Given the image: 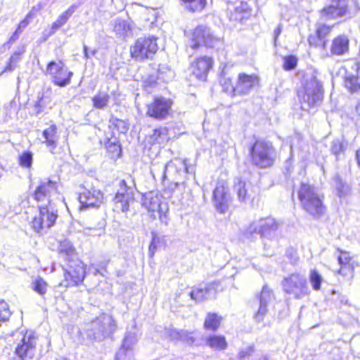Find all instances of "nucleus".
<instances>
[{
	"label": "nucleus",
	"instance_id": "f257e3e1",
	"mask_svg": "<svg viewBox=\"0 0 360 360\" xmlns=\"http://www.w3.org/2000/svg\"><path fill=\"white\" fill-rule=\"evenodd\" d=\"M57 193V183L51 180L42 181L37 187L33 198L38 202L46 200L47 203L39 205V214L32 221L34 230L39 233L41 230L49 229L53 226L58 217V210L51 200V195Z\"/></svg>",
	"mask_w": 360,
	"mask_h": 360
},
{
	"label": "nucleus",
	"instance_id": "f03ea898",
	"mask_svg": "<svg viewBox=\"0 0 360 360\" xmlns=\"http://www.w3.org/2000/svg\"><path fill=\"white\" fill-rule=\"evenodd\" d=\"M298 198L302 209L314 218H320L326 211L323 204L324 195L311 184H301Z\"/></svg>",
	"mask_w": 360,
	"mask_h": 360
},
{
	"label": "nucleus",
	"instance_id": "7ed1b4c3",
	"mask_svg": "<svg viewBox=\"0 0 360 360\" xmlns=\"http://www.w3.org/2000/svg\"><path fill=\"white\" fill-rule=\"evenodd\" d=\"M323 96L322 84L314 75L306 76L303 82V89L299 93L301 108L309 111L319 105Z\"/></svg>",
	"mask_w": 360,
	"mask_h": 360
},
{
	"label": "nucleus",
	"instance_id": "20e7f679",
	"mask_svg": "<svg viewBox=\"0 0 360 360\" xmlns=\"http://www.w3.org/2000/svg\"><path fill=\"white\" fill-rule=\"evenodd\" d=\"M116 328L113 317L108 314H102L90 322L86 328V335L90 340L100 342L111 336Z\"/></svg>",
	"mask_w": 360,
	"mask_h": 360
},
{
	"label": "nucleus",
	"instance_id": "39448f33",
	"mask_svg": "<svg viewBox=\"0 0 360 360\" xmlns=\"http://www.w3.org/2000/svg\"><path fill=\"white\" fill-rule=\"evenodd\" d=\"M250 158L253 165L265 169L274 165L276 150L271 143L258 140L250 148Z\"/></svg>",
	"mask_w": 360,
	"mask_h": 360
},
{
	"label": "nucleus",
	"instance_id": "423d86ee",
	"mask_svg": "<svg viewBox=\"0 0 360 360\" xmlns=\"http://www.w3.org/2000/svg\"><path fill=\"white\" fill-rule=\"evenodd\" d=\"M360 11L357 0H332L321 11V15L327 19L346 17L352 18Z\"/></svg>",
	"mask_w": 360,
	"mask_h": 360
},
{
	"label": "nucleus",
	"instance_id": "0eeeda50",
	"mask_svg": "<svg viewBox=\"0 0 360 360\" xmlns=\"http://www.w3.org/2000/svg\"><path fill=\"white\" fill-rule=\"evenodd\" d=\"M119 189L114 198L115 208L122 212L129 210L130 204L134 201V193L136 190L134 180L129 176L119 182Z\"/></svg>",
	"mask_w": 360,
	"mask_h": 360
},
{
	"label": "nucleus",
	"instance_id": "6e6552de",
	"mask_svg": "<svg viewBox=\"0 0 360 360\" xmlns=\"http://www.w3.org/2000/svg\"><path fill=\"white\" fill-rule=\"evenodd\" d=\"M158 38L153 36L140 37L130 47V54L132 58L137 61L152 59L158 50Z\"/></svg>",
	"mask_w": 360,
	"mask_h": 360
},
{
	"label": "nucleus",
	"instance_id": "1a4fd4ad",
	"mask_svg": "<svg viewBox=\"0 0 360 360\" xmlns=\"http://www.w3.org/2000/svg\"><path fill=\"white\" fill-rule=\"evenodd\" d=\"M282 287L285 292L300 300L310 292L306 278L300 274H292L282 281Z\"/></svg>",
	"mask_w": 360,
	"mask_h": 360
},
{
	"label": "nucleus",
	"instance_id": "9d476101",
	"mask_svg": "<svg viewBox=\"0 0 360 360\" xmlns=\"http://www.w3.org/2000/svg\"><path fill=\"white\" fill-rule=\"evenodd\" d=\"M221 44L222 39L214 36L210 28L204 25L198 26L193 30L189 42V46L192 49H197L202 45L214 48Z\"/></svg>",
	"mask_w": 360,
	"mask_h": 360
},
{
	"label": "nucleus",
	"instance_id": "9b49d317",
	"mask_svg": "<svg viewBox=\"0 0 360 360\" xmlns=\"http://www.w3.org/2000/svg\"><path fill=\"white\" fill-rule=\"evenodd\" d=\"M45 73L51 77L52 82L60 87H65L71 82L73 75L62 61H51L48 63Z\"/></svg>",
	"mask_w": 360,
	"mask_h": 360
},
{
	"label": "nucleus",
	"instance_id": "f8f14e48",
	"mask_svg": "<svg viewBox=\"0 0 360 360\" xmlns=\"http://www.w3.org/2000/svg\"><path fill=\"white\" fill-rule=\"evenodd\" d=\"M68 262V268L64 272L65 286L78 285L83 282L85 277L84 263L78 259H72Z\"/></svg>",
	"mask_w": 360,
	"mask_h": 360
},
{
	"label": "nucleus",
	"instance_id": "ddd939ff",
	"mask_svg": "<svg viewBox=\"0 0 360 360\" xmlns=\"http://www.w3.org/2000/svg\"><path fill=\"white\" fill-rule=\"evenodd\" d=\"M172 101L162 96L155 97L148 105L147 115L156 120H164L171 112Z\"/></svg>",
	"mask_w": 360,
	"mask_h": 360
},
{
	"label": "nucleus",
	"instance_id": "4468645a",
	"mask_svg": "<svg viewBox=\"0 0 360 360\" xmlns=\"http://www.w3.org/2000/svg\"><path fill=\"white\" fill-rule=\"evenodd\" d=\"M279 227V223L271 217L260 219L258 221L251 224L248 228L250 233H257L262 238L271 239Z\"/></svg>",
	"mask_w": 360,
	"mask_h": 360
},
{
	"label": "nucleus",
	"instance_id": "2eb2a0df",
	"mask_svg": "<svg viewBox=\"0 0 360 360\" xmlns=\"http://www.w3.org/2000/svg\"><path fill=\"white\" fill-rule=\"evenodd\" d=\"M212 200L217 210L225 212L231 203V197L227 184L224 181L218 182L214 191Z\"/></svg>",
	"mask_w": 360,
	"mask_h": 360
},
{
	"label": "nucleus",
	"instance_id": "dca6fc26",
	"mask_svg": "<svg viewBox=\"0 0 360 360\" xmlns=\"http://www.w3.org/2000/svg\"><path fill=\"white\" fill-rule=\"evenodd\" d=\"M212 65L213 60L211 57L202 56L197 58L190 65V74L200 81H205Z\"/></svg>",
	"mask_w": 360,
	"mask_h": 360
},
{
	"label": "nucleus",
	"instance_id": "f3484780",
	"mask_svg": "<svg viewBox=\"0 0 360 360\" xmlns=\"http://www.w3.org/2000/svg\"><path fill=\"white\" fill-rule=\"evenodd\" d=\"M36 338L30 333L25 334L15 348V353L19 360H32L35 354Z\"/></svg>",
	"mask_w": 360,
	"mask_h": 360
},
{
	"label": "nucleus",
	"instance_id": "a211bd4d",
	"mask_svg": "<svg viewBox=\"0 0 360 360\" xmlns=\"http://www.w3.org/2000/svg\"><path fill=\"white\" fill-rule=\"evenodd\" d=\"M274 298L272 290L267 286L264 285L259 295V306L255 314V319L257 323H262L266 325L268 323L265 321V318L268 314V304Z\"/></svg>",
	"mask_w": 360,
	"mask_h": 360
},
{
	"label": "nucleus",
	"instance_id": "6ab92c4d",
	"mask_svg": "<svg viewBox=\"0 0 360 360\" xmlns=\"http://www.w3.org/2000/svg\"><path fill=\"white\" fill-rule=\"evenodd\" d=\"M79 200L82 209L98 207L103 203V194L100 190L92 188L80 193Z\"/></svg>",
	"mask_w": 360,
	"mask_h": 360
},
{
	"label": "nucleus",
	"instance_id": "aec40b11",
	"mask_svg": "<svg viewBox=\"0 0 360 360\" xmlns=\"http://www.w3.org/2000/svg\"><path fill=\"white\" fill-rule=\"evenodd\" d=\"M345 86L351 93L360 90V64L352 63L345 70Z\"/></svg>",
	"mask_w": 360,
	"mask_h": 360
},
{
	"label": "nucleus",
	"instance_id": "412c9836",
	"mask_svg": "<svg viewBox=\"0 0 360 360\" xmlns=\"http://www.w3.org/2000/svg\"><path fill=\"white\" fill-rule=\"evenodd\" d=\"M259 79L255 74L248 75L240 73L238 77V82L233 89L235 94H247L254 87L259 85Z\"/></svg>",
	"mask_w": 360,
	"mask_h": 360
},
{
	"label": "nucleus",
	"instance_id": "4be33fe9",
	"mask_svg": "<svg viewBox=\"0 0 360 360\" xmlns=\"http://www.w3.org/2000/svg\"><path fill=\"white\" fill-rule=\"evenodd\" d=\"M194 171L192 165H188L186 160L181 161L179 160L175 162L169 161L162 167V181L167 178V174L171 172L179 173L180 172L192 174Z\"/></svg>",
	"mask_w": 360,
	"mask_h": 360
},
{
	"label": "nucleus",
	"instance_id": "5701e85b",
	"mask_svg": "<svg viewBox=\"0 0 360 360\" xmlns=\"http://www.w3.org/2000/svg\"><path fill=\"white\" fill-rule=\"evenodd\" d=\"M233 191L240 202H245L250 200L252 195V186L250 183L237 178L234 181Z\"/></svg>",
	"mask_w": 360,
	"mask_h": 360
},
{
	"label": "nucleus",
	"instance_id": "b1692460",
	"mask_svg": "<svg viewBox=\"0 0 360 360\" xmlns=\"http://www.w3.org/2000/svg\"><path fill=\"white\" fill-rule=\"evenodd\" d=\"M349 40L346 35H339L333 39L330 46V56H342L349 52Z\"/></svg>",
	"mask_w": 360,
	"mask_h": 360
},
{
	"label": "nucleus",
	"instance_id": "393cba45",
	"mask_svg": "<svg viewBox=\"0 0 360 360\" xmlns=\"http://www.w3.org/2000/svg\"><path fill=\"white\" fill-rule=\"evenodd\" d=\"M80 5V3L73 4L66 11L60 14L57 19L52 23L50 34H53L57 30L64 26Z\"/></svg>",
	"mask_w": 360,
	"mask_h": 360
},
{
	"label": "nucleus",
	"instance_id": "a878e982",
	"mask_svg": "<svg viewBox=\"0 0 360 360\" xmlns=\"http://www.w3.org/2000/svg\"><path fill=\"white\" fill-rule=\"evenodd\" d=\"M142 205L152 213L158 212L162 208L160 197L153 192L145 193L143 195Z\"/></svg>",
	"mask_w": 360,
	"mask_h": 360
},
{
	"label": "nucleus",
	"instance_id": "bb28decb",
	"mask_svg": "<svg viewBox=\"0 0 360 360\" xmlns=\"http://www.w3.org/2000/svg\"><path fill=\"white\" fill-rule=\"evenodd\" d=\"M169 335L172 340H180L189 345H196L194 332H188L186 330L172 329L169 332Z\"/></svg>",
	"mask_w": 360,
	"mask_h": 360
},
{
	"label": "nucleus",
	"instance_id": "cd10ccee",
	"mask_svg": "<svg viewBox=\"0 0 360 360\" xmlns=\"http://www.w3.org/2000/svg\"><path fill=\"white\" fill-rule=\"evenodd\" d=\"M212 290H214V284H206L203 287L193 288L190 292V296L196 302H202L210 298Z\"/></svg>",
	"mask_w": 360,
	"mask_h": 360
},
{
	"label": "nucleus",
	"instance_id": "c85d7f7f",
	"mask_svg": "<svg viewBox=\"0 0 360 360\" xmlns=\"http://www.w3.org/2000/svg\"><path fill=\"white\" fill-rule=\"evenodd\" d=\"M42 136L45 139L44 143L50 148L51 152L53 153V150L57 146V142L58 140L56 126L55 124H52L47 129H44L43 131Z\"/></svg>",
	"mask_w": 360,
	"mask_h": 360
},
{
	"label": "nucleus",
	"instance_id": "c756f323",
	"mask_svg": "<svg viewBox=\"0 0 360 360\" xmlns=\"http://www.w3.org/2000/svg\"><path fill=\"white\" fill-rule=\"evenodd\" d=\"M114 32L117 37L125 39L131 35V25L127 20L117 19L115 22Z\"/></svg>",
	"mask_w": 360,
	"mask_h": 360
},
{
	"label": "nucleus",
	"instance_id": "7c9ffc66",
	"mask_svg": "<svg viewBox=\"0 0 360 360\" xmlns=\"http://www.w3.org/2000/svg\"><path fill=\"white\" fill-rule=\"evenodd\" d=\"M206 345L214 350L223 351L227 348L228 344L223 335H211L205 339Z\"/></svg>",
	"mask_w": 360,
	"mask_h": 360
},
{
	"label": "nucleus",
	"instance_id": "2f4dec72",
	"mask_svg": "<svg viewBox=\"0 0 360 360\" xmlns=\"http://www.w3.org/2000/svg\"><path fill=\"white\" fill-rule=\"evenodd\" d=\"M230 20L234 21H242L245 18H247L250 14L249 6L245 2H240L238 6L234 8L232 11L230 8Z\"/></svg>",
	"mask_w": 360,
	"mask_h": 360
},
{
	"label": "nucleus",
	"instance_id": "473e14b6",
	"mask_svg": "<svg viewBox=\"0 0 360 360\" xmlns=\"http://www.w3.org/2000/svg\"><path fill=\"white\" fill-rule=\"evenodd\" d=\"M136 342V334L131 331L127 332L123 340L122 347L117 354V356L121 357L122 355H125L127 352L132 349Z\"/></svg>",
	"mask_w": 360,
	"mask_h": 360
},
{
	"label": "nucleus",
	"instance_id": "72a5a7b5",
	"mask_svg": "<svg viewBox=\"0 0 360 360\" xmlns=\"http://www.w3.org/2000/svg\"><path fill=\"white\" fill-rule=\"evenodd\" d=\"M340 251V255L338 257V261L341 266L338 271L340 274H345V270L352 271L354 269L353 264L352 263V258L349 253L345 251Z\"/></svg>",
	"mask_w": 360,
	"mask_h": 360
},
{
	"label": "nucleus",
	"instance_id": "f704fd0d",
	"mask_svg": "<svg viewBox=\"0 0 360 360\" xmlns=\"http://www.w3.org/2000/svg\"><path fill=\"white\" fill-rule=\"evenodd\" d=\"M168 140L166 128L155 129L148 137V142L153 145L162 144Z\"/></svg>",
	"mask_w": 360,
	"mask_h": 360
},
{
	"label": "nucleus",
	"instance_id": "c9c22d12",
	"mask_svg": "<svg viewBox=\"0 0 360 360\" xmlns=\"http://www.w3.org/2000/svg\"><path fill=\"white\" fill-rule=\"evenodd\" d=\"M59 254L64 257L65 259L68 262H70L72 259H74L75 255V248L73 247L72 243L69 240H65L60 242L59 245Z\"/></svg>",
	"mask_w": 360,
	"mask_h": 360
},
{
	"label": "nucleus",
	"instance_id": "e433bc0d",
	"mask_svg": "<svg viewBox=\"0 0 360 360\" xmlns=\"http://www.w3.org/2000/svg\"><path fill=\"white\" fill-rule=\"evenodd\" d=\"M25 47H19L11 56L8 65H6V71H13L17 66L19 62L21 60V56L25 52Z\"/></svg>",
	"mask_w": 360,
	"mask_h": 360
},
{
	"label": "nucleus",
	"instance_id": "4c0bfd02",
	"mask_svg": "<svg viewBox=\"0 0 360 360\" xmlns=\"http://www.w3.org/2000/svg\"><path fill=\"white\" fill-rule=\"evenodd\" d=\"M110 96L107 93L99 92L92 98L93 105L95 108L103 109L107 106Z\"/></svg>",
	"mask_w": 360,
	"mask_h": 360
},
{
	"label": "nucleus",
	"instance_id": "58836bf2",
	"mask_svg": "<svg viewBox=\"0 0 360 360\" xmlns=\"http://www.w3.org/2000/svg\"><path fill=\"white\" fill-rule=\"evenodd\" d=\"M221 317L215 313H209L205 319L204 326L206 329L216 330L220 325Z\"/></svg>",
	"mask_w": 360,
	"mask_h": 360
},
{
	"label": "nucleus",
	"instance_id": "ea45409f",
	"mask_svg": "<svg viewBox=\"0 0 360 360\" xmlns=\"http://www.w3.org/2000/svg\"><path fill=\"white\" fill-rule=\"evenodd\" d=\"M107 151L112 157L120 156L121 154V146L116 139H108L105 143Z\"/></svg>",
	"mask_w": 360,
	"mask_h": 360
},
{
	"label": "nucleus",
	"instance_id": "a19ab883",
	"mask_svg": "<svg viewBox=\"0 0 360 360\" xmlns=\"http://www.w3.org/2000/svg\"><path fill=\"white\" fill-rule=\"evenodd\" d=\"M309 282L314 290H319L321 289L323 278L321 275L315 269H312L309 272Z\"/></svg>",
	"mask_w": 360,
	"mask_h": 360
},
{
	"label": "nucleus",
	"instance_id": "79ce46f5",
	"mask_svg": "<svg viewBox=\"0 0 360 360\" xmlns=\"http://www.w3.org/2000/svg\"><path fill=\"white\" fill-rule=\"evenodd\" d=\"M333 181L336 188L337 194L339 197H342L349 192V186L342 181L340 176H335L333 178Z\"/></svg>",
	"mask_w": 360,
	"mask_h": 360
},
{
	"label": "nucleus",
	"instance_id": "37998d69",
	"mask_svg": "<svg viewBox=\"0 0 360 360\" xmlns=\"http://www.w3.org/2000/svg\"><path fill=\"white\" fill-rule=\"evenodd\" d=\"M174 72L167 67H162L158 69L157 77L158 80L163 82H168L174 77Z\"/></svg>",
	"mask_w": 360,
	"mask_h": 360
},
{
	"label": "nucleus",
	"instance_id": "c03bdc74",
	"mask_svg": "<svg viewBox=\"0 0 360 360\" xmlns=\"http://www.w3.org/2000/svg\"><path fill=\"white\" fill-rule=\"evenodd\" d=\"M33 154L30 151H24L19 156V165L24 168H30L32 165Z\"/></svg>",
	"mask_w": 360,
	"mask_h": 360
},
{
	"label": "nucleus",
	"instance_id": "a18cd8bd",
	"mask_svg": "<svg viewBox=\"0 0 360 360\" xmlns=\"http://www.w3.org/2000/svg\"><path fill=\"white\" fill-rule=\"evenodd\" d=\"M182 1L188 4L187 8L193 12L202 11L205 8L206 3H207L206 0H182Z\"/></svg>",
	"mask_w": 360,
	"mask_h": 360
},
{
	"label": "nucleus",
	"instance_id": "49530a36",
	"mask_svg": "<svg viewBox=\"0 0 360 360\" xmlns=\"http://www.w3.org/2000/svg\"><path fill=\"white\" fill-rule=\"evenodd\" d=\"M109 127L110 128L113 127V129H116L118 132L122 134H124L128 130L127 123L124 120L117 118H111L110 120Z\"/></svg>",
	"mask_w": 360,
	"mask_h": 360
},
{
	"label": "nucleus",
	"instance_id": "de8ad7c7",
	"mask_svg": "<svg viewBox=\"0 0 360 360\" xmlns=\"http://www.w3.org/2000/svg\"><path fill=\"white\" fill-rule=\"evenodd\" d=\"M308 42L311 46L321 47L323 50L326 49L327 41H323L316 32L309 36Z\"/></svg>",
	"mask_w": 360,
	"mask_h": 360
},
{
	"label": "nucleus",
	"instance_id": "09e8293b",
	"mask_svg": "<svg viewBox=\"0 0 360 360\" xmlns=\"http://www.w3.org/2000/svg\"><path fill=\"white\" fill-rule=\"evenodd\" d=\"M33 289L41 295H44L46 292L47 284L41 278L37 279L33 283Z\"/></svg>",
	"mask_w": 360,
	"mask_h": 360
},
{
	"label": "nucleus",
	"instance_id": "8fccbe9b",
	"mask_svg": "<svg viewBox=\"0 0 360 360\" xmlns=\"http://www.w3.org/2000/svg\"><path fill=\"white\" fill-rule=\"evenodd\" d=\"M333 27L325 24L318 25L316 32L323 41H326V37L330 33Z\"/></svg>",
	"mask_w": 360,
	"mask_h": 360
},
{
	"label": "nucleus",
	"instance_id": "3c124183",
	"mask_svg": "<svg viewBox=\"0 0 360 360\" xmlns=\"http://www.w3.org/2000/svg\"><path fill=\"white\" fill-rule=\"evenodd\" d=\"M220 83L224 88V91L226 92L233 91L235 86L233 85L231 79L226 77V72L224 70L222 71L221 77L220 79Z\"/></svg>",
	"mask_w": 360,
	"mask_h": 360
},
{
	"label": "nucleus",
	"instance_id": "603ef678",
	"mask_svg": "<svg viewBox=\"0 0 360 360\" xmlns=\"http://www.w3.org/2000/svg\"><path fill=\"white\" fill-rule=\"evenodd\" d=\"M283 60V68L285 70H292L297 66V59L292 55L284 57Z\"/></svg>",
	"mask_w": 360,
	"mask_h": 360
},
{
	"label": "nucleus",
	"instance_id": "864d4df0",
	"mask_svg": "<svg viewBox=\"0 0 360 360\" xmlns=\"http://www.w3.org/2000/svg\"><path fill=\"white\" fill-rule=\"evenodd\" d=\"M11 315L8 304L4 301L0 302V326L6 321Z\"/></svg>",
	"mask_w": 360,
	"mask_h": 360
},
{
	"label": "nucleus",
	"instance_id": "5fc2aeb1",
	"mask_svg": "<svg viewBox=\"0 0 360 360\" xmlns=\"http://www.w3.org/2000/svg\"><path fill=\"white\" fill-rule=\"evenodd\" d=\"M160 243V237L154 232L152 233V240L149 245L148 255L153 257L158 248V244Z\"/></svg>",
	"mask_w": 360,
	"mask_h": 360
},
{
	"label": "nucleus",
	"instance_id": "6e6d98bb",
	"mask_svg": "<svg viewBox=\"0 0 360 360\" xmlns=\"http://www.w3.org/2000/svg\"><path fill=\"white\" fill-rule=\"evenodd\" d=\"M157 75H150L144 81V86L146 91H150V89L154 87L158 84Z\"/></svg>",
	"mask_w": 360,
	"mask_h": 360
},
{
	"label": "nucleus",
	"instance_id": "4d7b16f0",
	"mask_svg": "<svg viewBox=\"0 0 360 360\" xmlns=\"http://www.w3.org/2000/svg\"><path fill=\"white\" fill-rule=\"evenodd\" d=\"M330 150L334 155H338L343 150L342 143L338 140L333 141Z\"/></svg>",
	"mask_w": 360,
	"mask_h": 360
},
{
	"label": "nucleus",
	"instance_id": "13d9d810",
	"mask_svg": "<svg viewBox=\"0 0 360 360\" xmlns=\"http://www.w3.org/2000/svg\"><path fill=\"white\" fill-rule=\"evenodd\" d=\"M159 214V219L162 224H164L165 225H167L169 222V218L167 214V212L164 210L163 208H162L158 212Z\"/></svg>",
	"mask_w": 360,
	"mask_h": 360
},
{
	"label": "nucleus",
	"instance_id": "bf43d9fd",
	"mask_svg": "<svg viewBox=\"0 0 360 360\" xmlns=\"http://www.w3.org/2000/svg\"><path fill=\"white\" fill-rule=\"evenodd\" d=\"M83 48H84V55L86 58H89L90 55L94 56L97 52V50L94 49V50H92L90 53H89L88 48L85 44H84Z\"/></svg>",
	"mask_w": 360,
	"mask_h": 360
},
{
	"label": "nucleus",
	"instance_id": "052dcab7",
	"mask_svg": "<svg viewBox=\"0 0 360 360\" xmlns=\"http://www.w3.org/2000/svg\"><path fill=\"white\" fill-rule=\"evenodd\" d=\"M282 29H283L282 25L279 24L277 26V27L274 30V42L275 43L276 42L278 36L281 34V33L282 32Z\"/></svg>",
	"mask_w": 360,
	"mask_h": 360
},
{
	"label": "nucleus",
	"instance_id": "680f3d73",
	"mask_svg": "<svg viewBox=\"0 0 360 360\" xmlns=\"http://www.w3.org/2000/svg\"><path fill=\"white\" fill-rule=\"evenodd\" d=\"M28 24H29V22H28L27 18H26L25 19H24L23 20H22V21L19 23L18 26L20 27V28H21V29H24V28H25V27L28 25Z\"/></svg>",
	"mask_w": 360,
	"mask_h": 360
},
{
	"label": "nucleus",
	"instance_id": "e2e57ef3",
	"mask_svg": "<svg viewBox=\"0 0 360 360\" xmlns=\"http://www.w3.org/2000/svg\"><path fill=\"white\" fill-rule=\"evenodd\" d=\"M19 36L17 35V34H15V32L13 34V35L10 37V39H9V41L10 42H13L15 41V40H17L18 39Z\"/></svg>",
	"mask_w": 360,
	"mask_h": 360
},
{
	"label": "nucleus",
	"instance_id": "0e129e2a",
	"mask_svg": "<svg viewBox=\"0 0 360 360\" xmlns=\"http://www.w3.org/2000/svg\"><path fill=\"white\" fill-rule=\"evenodd\" d=\"M356 158L357 160L358 165L360 167V148L359 150H357L356 152Z\"/></svg>",
	"mask_w": 360,
	"mask_h": 360
},
{
	"label": "nucleus",
	"instance_id": "69168bd1",
	"mask_svg": "<svg viewBox=\"0 0 360 360\" xmlns=\"http://www.w3.org/2000/svg\"><path fill=\"white\" fill-rule=\"evenodd\" d=\"M22 31V29L20 28V27L18 26V28L16 29V30L15 31V33L19 36L21 34Z\"/></svg>",
	"mask_w": 360,
	"mask_h": 360
},
{
	"label": "nucleus",
	"instance_id": "338daca9",
	"mask_svg": "<svg viewBox=\"0 0 360 360\" xmlns=\"http://www.w3.org/2000/svg\"><path fill=\"white\" fill-rule=\"evenodd\" d=\"M22 31V29L20 28V27L18 26V28L16 29V30L15 31V33L19 36L21 34Z\"/></svg>",
	"mask_w": 360,
	"mask_h": 360
},
{
	"label": "nucleus",
	"instance_id": "774afa93",
	"mask_svg": "<svg viewBox=\"0 0 360 360\" xmlns=\"http://www.w3.org/2000/svg\"><path fill=\"white\" fill-rule=\"evenodd\" d=\"M291 152H294L296 150L295 142L293 141L290 146Z\"/></svg>",
	"mask_w": 360,
	"mask_h": 360
}]
</instances>
